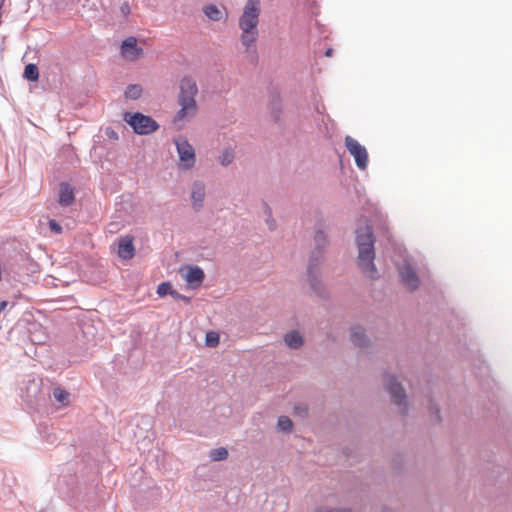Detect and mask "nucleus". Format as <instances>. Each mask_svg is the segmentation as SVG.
Segmentation results:
<instances>
[{
    "mask_svg": "<svg viewBox=\"0 0 512 512\" xmlns=\"http://www.w3.org/2000/svg\"><path fill=\"white\" fill-rule=\"evenodd\" d=\"M374 235L371 226L364 221V226L356 230V243L358 246V266L362 272L371 279L377 277L374 265Z\"/></svg>",
    "mask_w": 512,
    "mask_h": 512,
    "instance_id": "f257e3e1",
    "label": "nucleus"
},
{
    "mask_svg": "<svg viewBox=\"0 0 512 512\" xmlns=\"http://www.w3.org/2000/svg\"><path fill=\"white\" fill-rule=\"evenodd\" d=\"M260 11V0H248L239 18V28L242 31L240 40L247 48L254 44L258 38Z\"/></svg>",
    "mask_w": 512,
    "mask_h": 512,
    "instance_id": "f03ea898",
    "label": "nucleus"
},
{
    "mask_svg": "<svg viewBox=\"0 0 512 512\" xmlns=\"http://www.w3.org/2000/svg\"><path fill=\"white\" fill-rule=\"evenodd\" d=\"M124 121L128 123L135 133L140 135L150 134L159 128L158 123L150 116L142 113H125Z\"/></svg>",
    "mask_w": 512,
    "mask_h": 512,
    "instance_id": "7ed1b4c3",
    "label": "nucleus"
},
{
    "mask_svg": "<svg viewBox=\"0 0 512 512\" xmlns=\"http://www.w3.org/2000/svg\"><path fill=\"white\" fill-rule=\"evenodd\" d=\"M179 156V166L182 169L189 170L195 164V150L193 146L184 137H178L174 140Z\"/></svg>",
    "mask_w": 512,
    "mask_h": 512,
    "instance_id": "20e7f679",
    "label": "nucleus"
},
{
    "mask_svg": "<svg viewBox=\"0 0 512 512\" xmlns=\"http://www.w3.org/2000/svg\"><path fill=\"white\" fill-rule=\"evenodd\" d=\"M345 146L349 153L354 157L357 167L361 170L366 169L368 164V153L366 148L351 136L345 137Z\"/></svg>",
    "mask_w": 512,
    "mask_h": 512,
    "instance_id": "39448f33",
    "label": "nucleus"
},
{
    "mask_svg": "<svg viewBox=\"0 0 512 512\" xmlns=\"http://www.w3.org/2000/svg\"><path fill=\"white\" fill-rule=\"evenodd\" d=\"M180 109L174 117V122H181L194 117L197 113L198 106L196 98H178Z\"/></svg>",
    "mask_w": 512,
    "mask_h": 512,
    "instance_id": "423d86ee",
    "label": "nucleus"
},
{
    "mask_svg": "<svg viewBox=\"0 0 512 512\" xmlns=\"http://www.w3.org/2000/svg\"><path fill=\"white\" fill-rule=\"evenodd\" d=\"M385 385H386L388 392L390 393V395L392 397L393 402L396 405H398L399 407H401L403 405L402 411L405 412L407 406L405 403L406 396H405L403 387L391 376H389L385 380Z\"/></svg>",
    "mask_w": 512,
    "mask_h": 512,
    "instance_id": "0eeeda50",
    "label": "nucleus"
},
{
    "mask_svg": "<svg viewBox=\"0 0 512 512\" xmlns=\"http://www.w3.org/2000/svg\"><path fill=\"white\" fill-rule=\"evenodd\" d=\"M181 276L191 288H198L202 284L205 274L198 266H186L180 270Z\"/></svg>",
    "mask_w": 512,
    "mask_h": 512,
    "instance_id": "6e6552de",
    "label": "nucleus"
},
{
    "mask_svg": "<svg viewBox=\"0 0 512 512\" xmlns=\"http://www.w3.org/2000/svg\"><path fill=\"white\" fill-rule=\"evenodd\" d=\"M399 275L402 283L410 290H415L419 286V278L414 268L405 262L399 268Z\"/></svg>",
    "mask_w": 512,
    "mask_h": 512,
    "instance_id": "1a4fd4ad",
    "label": "nucleus"
},
{
    "mask_svg": "<svg viewBox=\"0 0 512 512\" xmlns=\"http://www.w3.org/2000/svg\"><path fill=\"white\" fill-rule=\"evenodd\" d=\"M121 53L125 59L135 61L142 56L143 50L137 46L135 37H128L122 42Z\"/></svg>",
    "mask_w": 512,
    "mask_h": 512,
    "instance_id": "9d476101",
    "label": "nucleus"
},
{
    "mask_svg": "<svg viewBox=\"0 0 512 512\" xmlns=\"http://www.w3.org/2000/svg\"><path fill=\"white\" fill-rule=\"evenodd\" d=\"M133 240V237L129 235L120 237L118 241L117 254L121 259H131L135 255Z\"/></svg>",
    "mask_w": 512,
    "mask_h": 512,
    "instance_id": "9b49d317",
    "label": "nucleus"
},
{
    "mask_svg": "<svg viewBox=\"0 0 512 512\" xmlns=\"http://www.w3.org/2000/svg\"><path fill=\"white\" fill-rule=\"evenodd\" d=\"M198 94V87L194 79L191 77H184L180 81V92L178 98H196Z\"/></svg>",
    "mask_w": 512,
    "mask_h": 512,
    "instance_id": "f8f14e48",
    "label": "nucleus"
},
{
    "mask_svg": "<svg viewBox=\"0 0 512 512\" xmlns=\"http://www.w3.org/2000/svg\"><path fill=\"white\" fill-rule=\"evenodd\" d=\"M205 197V186L201 182H195L192 186L191 199L194 207L199 208L202 206Z\"/></svg>",
    "mask_w": 512,
    "mask_h": 512,
    "instance_id": "ddd939ff",
    "label": "nucleus"
},
{
    "mask_svg": "<svg viewBox=\"0 0 512 512\" xmlns=\"http://www.w3.org/2000/svg\"><path fill=\"white\" fill-rule=\"evenodd\" d=\"M74 201V192L69 184L63 183L60 186L59 203L62 206H70Z\"/></svg>",
    "mask_w": 512,
    "mask_h": 512,
    "instance_id": "4468645a",
    "label": "nucleus"
},
{
    "mask_svg": "<svg viewBox=\"0 0 512 512\" xmlns=\"http://www.w3.org/2000/svg\"><path fill=\"white\" fill-rule=\"evenodd\" d=\"M351 341L355 346L365 347L367 344L364 330L361 327H354L351 331Z\"/></svg>",
    "mask_w": 512,
    "mask_h": 512,
    "instance_id": "2eb2a0df",
    "label": "nucleus"
},
{
    "mask_svg": "<svg viewBox=\"0 0 512 512\" xmlns=\"http://www.w3.org/2000/svg\"><path fill=\"white\" fill-rule=\"evenodd\" d=\"M284 341L288 347L294 349L300 347L303 343L301 335L296 331L287 333L284 337Z\"/></svg>",
    "mask_w": 512,
    "mask_h": 512,
    "instance_id": "dca6fc26",
    "label": "nucleus"
},
{
    "mask_svg": "<svg viewBox=\"0 0 512 512\" xmlns=\"http://www.w3.org/2000/svg\"><path fill=\"white\" fill-rule=\"evenodd\" d=\"M24 78L29 81H37L39 79V70L35 64H28L24 69Z\"/></svg>",
    "mask_w": 512,
    "mask_h": 512,
    "instance_id": "f3484780",
    "label": "nucleus"
},
{
    "mask_svg": "<svg viewBox=\"0 0 512 512\" xmlns=\"http://www.w3.org/2000/svg\"><path fill=\"white\" fill-rule=\"evenodd\" d=\"M157 294L160 297H164L166 295H171L173 297H178V292L174 291L169 282H163L157 287Z\"/></svg>",
    "mask_w": 512,
    "mask_h": 512,
    "instance_id": "a211bd4d",
    "label": "nucleus"
},
{
    "mask_svg": "<svg viewBox=\"0 0 512 512\" xmlns=\"http://www.w3.org/2000/svg\"><path fill=\"white\" fill-rule=\"evenodd\" d=\"M142 94V88L140 85H129L125 91V96L130 99H138Z\"/></svg>",
    "mask_w": 512,
    "mask_h": 512,
    "instance_id": "6ab92c4d",
    "label": "nucleus"
},
{
    "mask_svg": "<svg viewBox=\"0 0 512 512\" xmlns=\"http://www.w3.org/2000/svg\"><path fill=\"white\" fill-rule=\"evenodd\" d=\"M228 457V450L224 447L213 449L210 452V458L213 461L225 460Z\"/></svg>",
    "mask_w": 512,
    "mask_h": 512,
    "instance_id": "aec40b11",
    "label": "nucleus"
},
{
    "mask_svg": "<svg viewBox=\"0 0 512 512\" xmlns=\"http://www.w3.org/2000/svg\"><path fill=\"white\" fill-rule=\"evenodd\" d=\"M204 12L211 20L218 21L221 18V11L214 5L205 7Z\"/></svg>",
    "mask_w": 512,
    "mask_h": 512,
    "instance_id": "412c9836",
    "label": "nucleus"
},
{
    "mask_svg": "<svg viewBox=\"0 0 512 512\" xmlns=\"http://www.w3.org/2000/svg\"><path fill=\"white\" fill-rule=\"evenodd\" d=\"M205 340H206V344L209 347H216L219 344L220 336L217 332L210 331V332H207Z\"/></svg>",
    "mask_w": 512,
    "mask_h": 512,
    "instance_id": "4be33fe9",
    "label": "nucleus"
},
{
    "mask_svg": "<svg viewBox=\"0 0 512 512\" xmlns=\"http://www.w3.org/2000/svg\"><path fill=\"white\" fill-rule=\"evenodd\" d=\"M277 425L281 431H285V432L291 431L292 426H293L292 421L287 416L279 417Z\"/></svg>",
    "mask_w": 512,
    "mask_h": 512,
    "instance_id": "5701e85b",
    "label": "nucleus"
},
{
    "mask_svg": "<svg viewBox=\"0 0 512 512\" xmlns=\"http://www.w3.org/2000/svg\"><path fill=\"white\" fill-rule=\"evenodd\" d=\"M234 159V153L231 150H225L219 156V162L223 166L229 165Z\"/></svg>",
    "mask_w": 512,
    "mask_h": 512,
    "instance_id": "b1692460",
    "label": "nucleus"
},
{
    "mask_svg": "<svg viewBox=\"0 0 512 512\" xmlns=\"http://www.w3.org/2000/svg\"><path fill=\"white\" fill-rule=\"evenodd\" d=\"M53 395L59 402H64L69 396V394L61 388L54 389Z\"/></svg>",
    "mask_w": 512,
    "mask_h": 512,
    "instance_id": "393cba45",
    "label": "nucleus"
},
{
    "mask_svg": "<svg viewBox=\"0 0 512 512\" xmlns=\"http://www.w3.org/2000/svg\"><path fill=\"white\" fill-rule=\"evenodd\" d=\"M315 242L318 247L326 243V237L322 231H317L315 234Z\"/></svg>",
    "mask_w": 512,
    "mask_h": 512,
    "instance_id": "a878e982",
    "label": "nucleus"
},
{
    "mask_svg": "<svg viewBox=\"0 0 512 512\" xmlns=\"http://www.w3.org/2000/svg\"><path fill=\"white\" fill-rule=\"evenodd\" d=\"M49 227L55 233L59 234L62 232V227L53 219L49 221Z\"/></svg>",
    "mask_w": 512,
    "mask_h": 512,
    "instance_id": "bb28decb",
    "label": "nucleus"
},
{
    "mask_svg": "<svg viewBox=\"0 0 512 512\" xmlns=\"http://www.w3.org/2000/svg\"><path fill=\"white\" fill-rule=\"evenodd\" d=\"M316 512H349V511L346 509H338V508L329 509V508H325V507H319L316 510Z\"/></svg>",
    "mask_w": 512,
    "mask_h": 512,
    "instance_id": "cd10ccee",
    "label": "nucleus"
},
{
    "mask_svg": "<svg viewBox=\"0 0 512 512\" xmlns=\"http://www.w3.org/2000/svg\"><path fill=\"white\" fill-rule=\"evenodd\" d=\"M121 11L122 13L127 16L129 13H130V6L128 3H124L122 6H121Z\"/></svg>",
    "mask_w": 512,
    "mask_h": 512,
    "instance_id": "c85d7f7f",
    "label": "nucleus"
},
{
    "mask_svg": "<svg viewBox=\"0 0 512 512\" xmlns=\"http://www.w3.org/2000/svg\"><path fill=\"white\" fill-rule=\"evenodd\" d=\"M295 413L299 414V415H306L307 413V408L306 407H299V406H296L295 407Z\"/></svg>",
    "mask_w": 512,
    "mask_h": 512,
    "instance_id": "c756f323",
    "label": "nucleus"
},
{
    "mask_svg": "<svg viewBox=\"0 0 512 512\" xmlns=\"http://www.w3.org/2000/svg\"><path fill=\"white\" fill-rule=\"evenodd\" d=\"M313 267H314V264H313V261H311L310 264H309V267H308V276H309V278H312Z\"/></svg>",
    "mask_w": 512,
    "mask_h": 512,
    "instance_id": "7c9ffc66",
    "label": "nucleus"
},
{
    "mask_svg": "<svg viewBox=\"0 0 512 512\" xmlns=\"http://www.w3.org/2000/svg\"><path fill=\"white\" fill-rule=\"evenodd\" d=\"M175 299H181V300H184L186 303H189L190 302V298L189 297H186L184 295H181L178 293V297H174Z\"/></svg>",
    "mask_w": 512,
    "mask_h": 512,
    "instance_id": "2f4dec72",
    "label": "nucleus"
},
{
    "mask_svg": "<svg viewBox=\"0 0 512 512\" xmlns=\"http://www.w3.org/2000/svg\"><path fill=\"white\" fill-rule=\"evenodd\" d=\"M325 55L327 57H331L333 55V50L331 48L327 49L326 52H325Z\"/></svg>",
    "mask_w": 512,
    "mask_h": 512,
    "instance_id": "473e14b6",
    "label": "nucleus"
},
{
    "mask_svg": "<svg viewBox=\"0 0 512 512\" xmlns=\"http://www.w3.org/2000/svg\"><path fill=\"white\" fill-rule=\"evenodd\" d=\"M310 281H311V285L313 286V289H316V286H314V284H313L312 278H310Z\"/></svg>",
    "mask_w": 512,
    "mask_h": 512,
    "instance_id": "72a5a7b5",
    "label": "nucleus"
},
{
    "mask_svg": "<svg viewBox=\"0 0 512 512\" xmlns=\"http://www.w3.org/2000/svg\"><path fill=\"white\" fill-rule=\"evenodd\" d=\"M384 512H391V511H384Z\"/></svg>",
    "mask_w": 512,
    "mask_h": 512,
    "instance_id": "f704fd0d",
    "label": "nucleus"
}]
</instances>
